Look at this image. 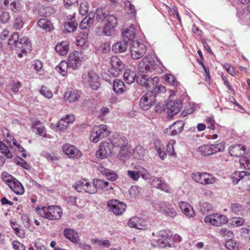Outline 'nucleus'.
I'll list each match as a JSON object with an SVG mask.
<instances>
[{"label":"nucleus","mask_w":250,"mask_h":250,"mask_svg":"<svg viewBox=\"0 0 250 250\" xmlns=\"http://www.w3.org/2000/svg\"><path fill=\"white\" fill-rule=\"evenodd\" d=\"M96 20L98 22H105L103 33L106 36H111L117 27V19L113 14L107 13L104 8H98L96 12Z\"/></svg>","instance_id":"1"},{"label":"nucleus","mask_w":250,"mask_h":250,"mask_svg":"<svg viewBox=\"0 0 250 250\" xmlns=\"http://www.w3.org/2000/svg\"><path fill=\"white\" fill-rule=\"evenodd\" d=\"M36 209L41 216L50 220H58L62 214V208L57 206L37 207Z\"/></svg>","instance_id":"2"},{"label":"nucleus","mask_w":250,"mask_h":250,"mask_svg":"<svg viewBox=\"0 0 250 250\" xmlns=\"http://www.w3.org/2000/svg\"><path fill=\"white\" fill-rule=\"evenodd\" d=\"M1 178L16 194L21 195L24 193V188L22 184L7 172H3L1 174Z\"/></svg>","instance_id":"3"},{"label":"nucleus","mask_w":250,"mask_h":250,"mask_svg":"<svg viewBox=\"0 0 250 250\" xmlns=\"http://www.w3.org/2000/svg\"><path fill=\"white\" fill-rule=\"evenodd\" d=\"M172 233L169 230H162L158 232V236L152 241L154 247L165 248L170 246L169 241L172 239Z\"/></svg>","instance_id":"4"},{"label":"nucleus","mask_w":250,"mask_h":250,"mask_svg":"<svg viewBox=\"0 0 250 250\" xmlns=\"http://www.w3.org/2000/svg\"><path fill=\"white\" fill-rule=\"evenodd\" d=\"M112 144L114 146L121 148V150L118 153V157L121 159H124L128 156L127 150H126L128 140L125 137L117 133L113 135Z\"/></svg>","instance_id":"5"},{"label":"nucleus","mask_w":250,"mask_h":250,"mask_svg":"<svg viewBox=\"0 0 250 250\" xmlns=\"http://www.w3.org/2000/svg\"><path fill=\"white\" fill-rule=\"evenodd\" d=\"M108 134L106 125H101L96 126L90 131V140L93 143H97Z\"/></svg>","instance_id":"6"},{"label":"nucleus","mask_w":250,"mask_h":250,"mask_svg":"<svg viewBox=\"0 0 250 250\" xmlns=\"http://www.w3.org/2000/svg\"><path fill=\"white\" fill-rule=\"evenodd\" d=\"M130 51L132 58L134 60H138L145 55L146 47L144 43L137 41H133L130 44Z\"/></svg>","instance_id":"7"},{"label":"nucleus","mask_w":250,"mask_h":250,"mask_svg":"<svg viewBox=\"0 0 250 250\" xmlns=\"http://www.w3.org/2000/svg\"><path fill=\"white\" fill-rule=\"evenodd\" d=\"M191 177L196 182L202 185L212 184L216 180L212 175L206 172L192 173Z\"/></svg>","instance_id":"8"},{"label":"nucleus","mask_w":250,"mask_h":250,"mask_svg":"<svg viewBox=\"0 0 250 250\" xmlns=\"http://www.w3.org/2000/svg\"><path fill=\"white\" fill-rule=\"evenodd\" d=\"M83 81L93 90H97L100 85L98 75L93 70L89 71L83 76Z\"/></svg>","instance_id":"9"},{"label":"nucleus","mask_w":250,"mask_h":250,"mask_svg":"<svg viewBox=\"0 0 250 250\" xmlns=\"http://www.w3.org/2000/svg\"><path fill=\"white\" fill-rule=\"evenodd\" d=\"M107 207L110 211L116 215H120L125 211L126 206L117 200H110L107 202Z\"/></svg>","instance_id":"10"},{"label":"nucleus","mask_w":250,"mask_h":250,"mask_svg":"<svg viewBox=\"0 0 250 250\" xmlns=\"http://www.w3.org/2000/svg\"><path fill=\"white\" fill-rule=\"evenodd\" d=\"M206 223H210L215 226H220L226 224L228 222L226 216L219 213L210 214L206 216L204 219Z\"/></svg>","instance_id":"11"},{"label":"nucleus","mask_w":250,"mask_h":250,"mask_svg":"<svg viewBox=\"0 0 250 250\" xmlns=\"http://www.w3.org/2000/svg\"><path fill=\"white\" fill-rule=\"evenodd\" d=\"M153 207L157 210L161 211L163 214L170 217H174L177 215V212L175 209L167 203L160 202L154 203Z\"/></svg>","instance_id":"12"},{"label":"nucleus","mask_w":250,"mask_h":250,"mask_svg":"<svg viewBox=\"0 0 250 250\" xmlns=\"http://www.w3.org/2000/svg\"><path fill=\"white\" fill-rule=\"evenodd\" d=\"M110 64L111 65L110 72L114 77L118 76L122 72L125 67L124 64L116 56H113L111 58Z\"/></svg>","instance_id":"13"},{"label":"nucleus","mask_w":250,"mask_h":250,"mask_svg":"<svg viewBox=\"0 0 250 250\" xmlns=\"http://www.w3.org/2000/svg\"><path fill=\"white\" fill-rule=\"evenodd\" d=\"M182 103L181 101H169L167 104V113L168 117H173L179 113L182 109Z\"/></svg>","instance_id":"14"},{"label":"nucleus","mask_w":250,"mask_h":250,"mask_svg":"<svg viewBox=\"0 0 250 250\" xmlns=\"http://www.w3.org/2000/svg\"><path fill=\"white\" fill-rule=\"evenodd\" d=\"M63 153L70 158L78 159L81 157V152L74 146L66 144L62 147Z\"/></svg>","instance_id":"15"},{"label":"nucleus","mask_w":250,"mask_h":250,"mask_svg":"<svg viewBox=\"0 0 250 250\" xmlns=\"http://www.w3.org/2000/svg\"><path fill=\"white\" fill-rule=\"evenodd\" d=\"M185 123L183 121H178L174 122L168 128L165 129V133L168 135L175 136L180 133L183 130Z\"/></svg>","instance_id":"16"},{"label":"nucleus","mask_w":250,"mask_h":250,"mask_svg":"<svg viewBox=\"0 0 250 250\" xmlns=\"http://www.w3.org/2000/svg\"><path fill=\"white\" fill-rule=\"evenodd\" d=\"M155 60L153 56L147 55L143 59V62L139 65L140 72L145 73L151 70V67L154 66Z\"/></svg>","instance_id":"17"},{"label":"nucleus","mask_w":250,"mask_h":250,"mask_svg":"<svg viewBox=\"0 0 250 250\" xmlns=\"http://www.w3.org/2000/svg\"><path fill=\"white\" fill-rule=\"evenodd\" d=\"M155 99L150 93H146L140 101V106L142 110H147L154 104Z\"/></svg>","instance_id":"18"},{"label":"nucleus","mask_w":250,"mask_h":250,"mask_svg":"<svg viewBox=\"0 0 250 250\" xmlns=\"http://www.w3.org/2000/svg\"><path fill=\"white\" fill-rule=\"evenodd\" d=\"M127 224L130 228L146 230L147 229L146 221L143 218L136 216L130 218Z\"/></svg>","instance_id":"19"},{"label":"nucleus","mask_w":250,"mask_h":250,"mask_svg":"<svg viewBox=\"0 0 250 250\" xmlns=\"http://www.w3.org/2000/svg\"><path fill=\"white\" fill-rule=\"evenodd\" d=\"M93 184L96 187L97 190L102 189L104 192H110L114 189L109 183L102 179L95 178L93 180Z\"/></svg>","instance_id":"20"},{"label":"nucleus","mask_w":250,"mask_h":250,"mask_svg":"<svg viewBox=\"0 0 250 250\" xmlns=\"http://www.w3.org/2000/svg\"><path fill=\"white\" fill-rule=\"evenodd\" d=\"M16 47L20 49L22 53L27 52L31 50L32 44L27 37H23L19 39Z\"/></svg>","instance_id":"21"},{"label":"nucleus","mask_w":250,"mask_h":250,"mask_svg":"<svg viewBox=\"0 0 250 250\" xmlns=\"http://www.w3.org/2000/svg\"><path fill=\"white\" fill-rule=\"evenodd\" d=\"M111 152L108 143L104 142L99 146L98 150L96 153V156L98 158L103 159L106 158Z\"/></svg>","instance_id":"22"},{"label":"nucleus","mask_w":250,"mask_h":250,"mask_svg":"<svg viewBox=\"0 0 250 250\" xmlns=\"http://www.w3.org/2000/svg\"><path fill=\"white\" fill-rule=\"evenodd\" d=\"M245 146L240 144L232 145L229 147V151L230 155L234 157H239L246 152Z\"/></svg>","instance_id":"23"},{"label":"nucleus","mask_w":250,"mask_h":250,"mask_svg":"<svg viewBox=\"0 0 250 250\" xmlns=\"http://www.w3.org/2000/svg\"><path fill=\"white\" fill-rule=\"evenodd\" d=\"M153 186L158 189L167 193H169L170 188L168 184L163 180L162 177L156 178L152 182Z\"/></svg>","instance_id":"24"},{"label":"nucleus","mask_w":250,"mask_h":250,"mask_svg":"<svg viewBox=\"0 0 250 250\" xmlns=\"http://www.w3.org/2000/svg\"><path fill=\"white\" fill-rule=\"evenodd\" d=\"M181 210L187 216L190 218L193 217L195 213L191 205L187 202H181L179 203Z\"/></svg>","instance_id":"25"},{"label":"nucleus","mask_w":250,"mask_h":250,"mask_svg":"<svg viewBox=\"0 0 250 250\" xmlns=\"http://www.w3.org/2000/svg\"><path fill=\"white\" fill-rule=\"evenodd\" d=\"M95 14L90 12L89 14L82 21L80 24V28L83 30H86L93 24Z\"/></svg>","instance_id":"26"},{"label":"nucleus","mask_w":250,"mask_h":250,"mask_svg":"<svg viewBox=\"0 0 250 250\" xmlns=\"http://www.w3.org/2000/svg\"><path fill=\"white\" fill-rule=\"evenodd\" d=\"M123 39L126 40L127 41H133L132 40L135 38V29L134 25H131L129 27L125 29L123 28L122 32Z\"/></svg>","instance_id":"27"},{"label":"nucleus","mask_w":250,"mask_h":250,"mask_svg":"<svg viewBox=\"0 0 250 250\" xmlns=\"http://www.w3.org/2000/svg\"><path fill=\"white\" fill-rule=\"evenodd\" d=\"M64 236L74 244H78L79 238L77 233L71 229H65L63 230Z\"/></svg>","instance_id":"28"},{"label":"nucleus","mask_w":250,"mask_h":250,"mask_svg":"<svg viewBox=\"0 0 250 250\" xmlns=\"http://www.w3.org/2000/svg\"><path fill=\"white\" fill-rule=\"evenodd\" d=\"M113 90L118 94H123L125 92L126 87L123 81L116 79L113 83Z\"/></svg>","instance_id":"29"},{"label":"nucleus","mask_w":250,"mask_h":250,"mask_svg":"<svg viewBox=\"0 0 250 250\" xmlns=\"http://www.w3.org/2000/svg\"><path fill=\"white\" fill-rule=\"evenodd\" d=\"M38 26L45 30L47 31H51L54 29V27L51 22L46 18H42L40 19L38 22Z\"/></svg>","instance_id":"30"},{"label":"nucleus","mask_w":250,"mask_h":250,"mask_svg":"<svg viewBox=\"0 0 250 250\" xmlns=\"http://www.w3.org/2000/svg\"><path fill=\"white\" fill-rule=\"evenodd\" d=\"M128 42L126 40L123 39L122 42H120L112 46V50L115 53L124 52L126 50L127 43Z\"/></svg>","instance_id":"31"},{"label":"nucleus","mask_w":250,"mask_h":250,"mask_svg":"<svg viewBox=\"0 0 250 250\" xmlns=\"http://www.w3.org/2000/svg\"><path fill=\"white\" fill-rule=\"evenodd\" d=\"M64 98L65 100H69L70 102L77 101L80 98V93L76 90L68 91L65 92Z\"/></svg>","instance_id":"32"},{"label":"nucleus","mask_w":250,"mask_h":250,"mask_svg":"<svg viewBox=\"0 0 250 250\" xmlns=\"http://www.w3.org/2000/svg\"><path fill=\"white\" fill-rule=\"evenodd\" d=\"M249 175L250 173L248 171H236L232 174L231 178L232 182L235 184H237L240 180L244 178L245 176Z\"/></svg>","instance_id":"33"},{"label":"nucleus","mask_w":250,"mask_h":250,"mask_svg":"<svg viewBox=\"0 0 250 250\" xmlns=\"http://www.w3.org/2000/svg\"><path fill=\"white\" fill-rule=\"evenodd\" d=\"M69 45L67 42H62L55 46V50L61 55H65L68 53Z\"/></svg>","instance_id":"34"},{"label":"nucleus","mask_w":250,"mask_h":250,"mask_svg":"<svg viewBox=\"0 0 250 250\" xmlns=\"http://www.w3.org/2000/svg\"><path fill=\"white\" fill-rule=\"evenodd\" d=\"M135 79L136 74L134 71L128 69L125 70L124 74V79L126 83H132L134 82Z\"/></svg>","instance_id":"35"},{"label":"nucleus","mask_w":250,"mask_h":250,"mask_svg":"<svg viewBox=\"0 0 250 250\" xmlns=\"http://www.w3.org/2000/svg\"><path fill=\"white\" fill-rule=\"evenodd\" d=\"M199 151L204 156H209L214 154V149L211 145H207L201 146L199 147Z\"/></svg>","instance_id":"36"},{"label":"nucleus","mask_w":250,"mask_h":250,"mask_svg":"<svg viewBox=\"0 0 250 250\" xmlns=\"http://www.w3.org/2000/svg\"><path fill=\"white\" fill-rule=\"evenodd\" d=\"M88 40V32L84 31L80 33L77 39V44L79 46H83L85 44Z\"/></svg>","instance_id":"37"},{"label":"nucleus","mask_w":250,"mask_h":250,"mask_svg":"<svg viewBox=\"0 0 250 250\" xmlns=\"http://www.w3.org/2000/svg\"><path fill=\"white\" fill-rule=\"evenodd\" d=\"M10 223L16 235L20 238H24L25 237L24 230L18 227V225L16 221H10Z\"/></svg>","instance_id":"38"},{"label":"nucleus","mask_w":250,"mask_h":250,"mask_svg":"<svg viewBox=\"0 0 250 250\" xmlns=\"http://www.w3.org/2000/svg\"><path fill=\"white\" fill-rule=\"evenodd\" d=\"M166 90V88L164 86L162 85L161 84H159L158 86L154 87L150 91L147 93H150L155 99V98L156 97L157 95L159 93L165 92Z\"/></svg>","instance_id":"39"},{"label":"nucleus","mask_w":250,"mask_h":250,"mask_svg":"<svg viewBox=\"0 0 250 250\" xmlns=\"http://www.w3.org/2000/svg\"><path fill=\"white\" fill-rule=\"evenodd\" d=\"M68 69V65L65 61H62L60 63L55 67L57 71L61 74L62 76L66 74Z\"/></svg>","instance_id":"40"},{"label":"nucleus","mask_w":250,"mask_h":250,"mask_svg":"<svg viewBox=\"0 0 250 250\" xmlns=\"http://www.w3.org/2000/svg\"><path fill=\"white\" fill-rule=\"evenodd\" d=\"M78 25V23L75 21H71L65 22L64 24V27L68 32H72L76 30Z\"/></svg>","instance_id":"41"},{"label":"nucleus","mask_w":250,"mask_h":250,"mask_svg":"<svg viewBox=\"0 0 250 250\" xmlns=\"http://www.w3.org/2000/svg\"><path fill=\"white\" fill-rule=\"evenodd\" d=\"M0 151L1 153L4 155L5 157L7 159H11L13 157L12 152L9 150L7 146L0 141Z\"/></svg>","instance_id":"42"},{"label":"nucleus","mask_w":250,"mask_h":250,"mask_svg":"<svg viewBox=\"0 0 250 250\" xmlns=\"http://www.w3.org/2000/svg\"><path fill=\"white\" fill-rule=\"evenodd\" d=\"M87 180L85 179H81L76 182L73 187L78 192H82V190L84 189L85 185L87 184Z\"/></svg>","instance_id":"43"},{"label":"nucleus","mask_w":250,"mask_h":250,"mask_svg":"<svg viewBox=\"0 0 250 250\" xmlns=\"http://www.w3.org/2000/svg\"><path fill=\"white\" fill-rule=\"evenodd\" d=\"M19 39V35L18 33L14 32L12 34L9 38L8 44L10 46H15L16 47L17 43L18 42Z\"/></svg>","instance_id":"44"},{"label":"nucleus","mask_w":250,"mask_h":250,"mask_svg":"<svg viewBox=\"0 0 250 250\" xmlns=\"http://www.w3.org/2000/svg\"><path fill=\"white\" fill-rule=\"evenodd\" d=\"M239 163L241 167L246 169H250V161L248 156H243L240 158Z\"/></svg>","instance_id":"45"},{"label":"nucleus","mask_w":250,"mask_h":250,"mask_svg":"<svg viewBox=\"0 0 250 250\" xmlns=\"http://www.w3.org/2000/svg\"><path fill=\"white\" fill-rule=\"evenodd\" d=\"M125 9L128 14L134 16L136 13L135 6L133 5L130 1H126L125 2Z\"/></svg>","instance_id":"46"},{"label":"nucleus","mask_w":250,"mask_h":250,"mask_svg":"<svg viewBox=\"0 0 250 250\" xmlns=\"http://www.w3.org/2000/svg\"><path fill=\"white\" fill-rule=\"evenodd\" d=\"M89 11V4L87 1H83L80 4L79 12L81 15H86Z\"/></svg>","instance_id":"47"},{"label":"nucleus","mask_w":250,"mask_h":250,"mask_svg":"<svg viewBox=\"0 0 250 250\" xmlns=\"http://www.w3.org/2000/svg\"><path fill=\"white\" fill-rule=\"evenodd\" d=\"M225 246L229 250H236L238 245L236 242L232 239H229L225 243Z\"/></svg>","instance_id":"48"},{"label":"nucleus","mask_w":250,"mask_h":250,"mask_svg":"<svg viewBox=\"0 0 250 250\" xmlns=\"http://www.w3.org/2000/svg\"><path fill=\"white\" fill-rule=\"evenodd\" d=\"M83 190L90 194H94L97 192L96 187L95 185L93 183L92 185H91L88 181H87V184L85 185Z\"/></svg>","instance_id":"49"},{"label":"nucleus","mask_w":250,"mask_h":250,"mask_svg":"<svg viewBox=\"0 0 250 250\" xmlns=\"http://www.w3.org/2000/svg\"><path fill=\"white\" fill-rule=\"evenodd\" d=\"M214 149V153L217 152L223 151L225 148V143L224 142L211 145Z\"/></svg>","instance_id":"50"},{"label":"nucleus","mask_w":250,"mask_h":250,"mask_svg":"<svg viewBox=\"0 0 250 250\" xmlns=\"http://www.w3.org/2000/svg\"><path fill=\"white\" fill-rule=\"evenodd\" d=\"M148 78V77L146 75L140 74L137 76L135 79L136 80V82L138 84L145 86Z\"/></svg>","instance_id":"51"},{"label":"nucleus","mask_w":250,"mask_h":250,"mask_svg":"<svg viewBox=\"0 0 250 250\" xmlns=\"http://www.w3.org/2000/svg\"><path fill=\"white\" fill-rule=\"evenodd\" d=\"M75 121V116L73 114L67 115L65 118L62 119L59 122V125L60 126L62 123L70 124L73 123Z\"/></svg>","instance_id":"52"},{"label":"nucleus","mask_w":250,"mask_h":250,"mask_svg":"<svg viewBox=\"0 0 250 250\" xmlns=\"http://www.w3.org/2000/svg\"><path fill=\"white\" fill-rule=\"evenodd\" d=\"M40 93L47 98H51L53 94L51 91L45 86H42V88L40 90Z\"/></svg>","instance_id":"53"},{"label":"nucleus","mask_w":250,"mask_h":250,"mask_svg":"<svg viewBox=\"0 0 250 250\" xmlns=\"http://www.w3.org/2000/svg\"><path fill=\"white\" fill-rule=\"evenodd\" d=\"M139 177L141 176L144 179L147 180L149 178V174L148 171L142 167L137 168Z\"/></svg>","instance_id":"54"},{"label":"nucleus","mask_w":250,"mask_h":250,"mask_svg":"<svg viewBox=\"0 0 250 250\" xmlns=\"http://www.w3.org/2000/svg\"><path fill=\"white\" fill-rule=\"evenodd\" d=\"M23 25V22L20 17H17L15 18L13 22V27L16 30L21 29Z\"/></svg>","instance_id":"55"},{"label":"nucleus","mask_w":250,"mask_h":250,"mask_svg":"<svg viewBox=\"0 0 250 250\" xmlns=\"http://www.w3.org/2000/svg\"><path fill=\"white\" fill-rule=\"evenodd\" d=\"M166 81L174 86H176L178 84L176 78L170 74L166 75Z\"/></svg>","instance_id":"56"},{"label":"nucleus","mask_w":250,"mask_h":250,"mask_svg":"<svg viewBox=\"0 0 250 250\" xmlns=\"http://www.w3.org/2000/svg\"><path fill=\"white\" fill-rule=\"evenodd\" d=\"M174 143L175 142L173 140H171L168 142L167 146V152L170 155L174 156L176 155L173 146Z\"/></svg>","instance_id":"57"},{"label":"nucleus","mask_w":250,"mask_h":250,"mask_svg":"<svg viewBox=\"0 0 250 250\" xmlns=\"http://www.w3.org/2000/svg\"><path fill=\"white\" fill-rule=\"evenodd\" d=\"M17 163L19 164V165H20L23 168L29 170L31 168V167L29 166V165L22 158L18 157H17Z\"/></svg>","instance_id":"58"},{"label":"nucleus","mask_w":250,"mask_h":250,"mask_svg":"<svg viewBox=\"0 0 250 250\" xmlns=\"http://www.w3.org/2000/svg\"><path fill=\"white\" fill-rule=\"evenodd\" d=\"M211 205L208 202L203 203L202 204L200 208L201 211L204 214L208 213L210 210H211Z\"/></svg>","instance_id":"59"},{"label":"nucleus","mask_w":250,"mask_h":250,"mask_svg":"<svg viewBox=\"0 0 250 250\" xmlns=\"http://www.w3.org/2000/svg\"><path fill=\"white\" fill-rule=\"evenodd\" d=\"M105 176L106 177L107 179L111 181H115L118 178V175H117V174L115 172L111 170H110L108 171V172L107 173Z\"/></svg>","instance_id":"60"},{"label":"nucleus","mask_w":250,"mask_h":250,"mask_svg":"<svg viewBox=\"0 0 250 250\" xmlns=\"http://www.w3.org/2000/svg\"><path fill=\"white\" fill-rule=\"evenodd\" d=\"M39 126L35 127L34 128V132L41 136H42L44 137H46L45 133L43 134V131L44 130V127L42 125H38Z\"/></svg>","instance_id":"61"},{"label":"nucleus","mask_w":250,"mask_h":250,"mask_svg":"<svg viewBox=\"0 0 250 250\" xmlns=\"http://www.w3.org/2000/svg\"><path fill=\"white\" fill-rule=\"evenodd\" d=\"M42 155L45 158H46L48 161H50L52 162L58 160V158L53 155H52L51 154H50L48 152L46 151H43L42 153Z\"/></svg>","instance_id":"62"},{"label":"nucleus","mask_w":250,"mask_h":250,"mask_svg":"<svg viewBox=\"0 0 250 250\" xmlns=\"http://www.w3.org/2000/svg\"><path fill=\"white\" fill-rule=\"evenodd\" d=\"M12 246L15 250H25V247L22 244L17 241H14L12 242Z\"/></svg>","instance_id":"63"},{"label":"nucleus","mask_w":250,"mask_h":250,"mask_svg":"<svg viewBox=\"0 0 250 250\" xmlns=\"http://www.w3.org/2000/svg\"><path fill=\"white\" fill-rule=\"evenodd\" d=\"M127 175L134 181H137L139 178V175L137 171H127Z\"/></svg>","instance_id":"64"}]
</instances>
